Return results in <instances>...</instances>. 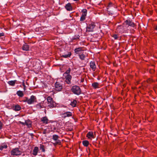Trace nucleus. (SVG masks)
<instances>
[{
  "label": "nucleus",
  "instance_id": "nucleus-37",
  "mask_svg": "<svg viewBox=\"0 0 157 157\" xmlns=\"http://www.w3.org/2000/svg\"><path fill=\"white\" fill-rule=\"evenodd\" d=\"M2 123L0 121V130L2 129Z\"/></svg>",
  "mask_w": 157,
  "mask_h": 157
},
{
  "label": "nucleus",
  "instance_id": "nucleus-6",
  "mask_svg": "<svg viewBox=\"0 0 157 157\" xmlns=\"http://www.w3.org/2000/svg\"><path fill=\"white\" fill-rule=\"evenodd\" d=\"M125 24L128 25L129 26H130L132 27H134L135 26V25L133 22L129 20H126L124 22L123 25H124Z\"/></svg>",
  "mask_w": 157,
  "mask_h": 157
},
{
  "label": "nucleus",
  "instance_id": "nucleus-24",
  "mask_svg": "<svg viewBox=\"0 0 157 157\" xmlns=\"http://www.w3.org/2000/svg\"><path fill=\"white\" fill-rule=\"evenodd\" d=\"M77 103V102L75 100H74L71 102L70 105L73 107H75L76 106Z\"/></svg>",
  "mask_w": 157,
  "mask_h": 157
},
{
  "label": "nucleus",
  "instance_id": "nucleus-17",
  "mask_svg": "<svg viewBox=\"0 0 157 157\" xmlns=\"http://www.w3.org/2000/svg\"><path fill=\"white\" fill-rule=\"evenodd\" d=\"M71 55V52H68L67 54H64L62 55V56L64 58H67L69 57Z\"/></svg>",
  "mask_w": 157,
  "mask_h": 157
},
{
  "label": "nucleus",
  "instance_id": "nucleus-28",
  "mask_svg": "<svg viewBox=\"0 0 157 157\" xmlns=\"http://www.w3.org/2000/svg\"><path fill=\"white\" fill-rule=\"evenodd\" d=\"M21 107L19 105H16L14 108V110L16 111H19L21 109Z\"/></svg>",
  "mask_w": 157,
  "mask_h": 157
},
{
  "label": "nucleus",
  "instance_id": "nucleus-15",
  "mask_svg": "<svg viewBox=\"0 0 157 157\" xmlns=\"http://www.w3.org/2000/svg\"><path fill=\"white\" fill-rule=\"evenodd\" d=\"M86 136L89 138H94L93 133L92 132H89L86 135Z\"/></svg>",
  "mask_w": 157,
  "mask_h": 157
},
{
  "label": "nucleus",
  "instance_id": "nucleus-10",
  "mask_svg": "<svg viewBox=\"0 0 157 157\" xmlns=\"http://www.w3.org/2000/svg\"><path fill=\"white\" fill-rule=\"evenodd\" d=\"M90 67L93 71L96 70V66L94 62L91 61L90 62Z\"/></svg>",
  "mask_w": 157,
  "mask_h": 157
},
{
  "label": "nucleus",
  "instance_id": "nucleus-3",
  "mask_svg": "<svg viewBox=\"0 0 157 157\" xmlns=\"http://www.w3.org/2000/svg\"><path fill=\"white\" fill-rule=\"evenodd\" d=\"M11 154L13 155H18L21 154V152L19 150L18 148L13 149L11 151Z\"/></svg>",
  "mask_w": 157,
  "mask_h": 157
},
{
  "label": "nucleus",
  "instance_id": "nucleus-16",
  "mask_svg": "<svg viewBox=\"0 0 157 157\" xmlns=\"http://www.w3.org/2000/svg\"><path fill=\"white\" fill-rule=\"evenodd\" d=\"M41 121L44 123L47 124L48 121L47 118L46 117H44L41 118Z\"/></svg>",
  "mask_w": 157,
  "mask_h": 157
},
{
  "label": "nucleus",
  "instance_id": "nucleus-2",
  "mask_svg": "<svg viewBox=\"0 0 157 157\" xmlns=\"http://www.w3.org/2000/svg\"><path fill=\"white\" fill-rule=\"evenodd\" d=\"M26 101L29 104H31L36 102V98L35 96L32 95L31 96L30 98L29 99L28 98V100Z\"/></svg>",
  "mask_w": 157,
  "mask_h": 157
},
{
  "label": "nucleus",
  "instance_id": "nucleus-14",
  "mask_svg": "<svg viewBox=\"0 0 157 157\" xmlns=\"http://www.w3.org/2000/svg\"><path fill=\"white\" fill-rule=\"evenodd\" d=\"M29 46L26 44L25 43L22 47V49L24 51H27L29 50Z\"/></svg>",
  "mask_w": 157,
  "mask_h": 157
},
{
  "label": "nucleus",
  "instance_id": "nucleus-43",
  "mask_svg": "<svg viewBox=\"0 0 157 157\" xmlns=\"http://www.w3.org/2000/svg\"><path fill=\"white\" fill-rule=\"evenodd\" d=\"M155 29L157 30V25L156 26Z\"/></svg>",
  "mask_w": 157,
  "mask_h": 157
},
{
  "label": "nucleus",
  "instance_id": "nucleus-25",
  "mask_svg": "<svg viewBox=\"0 0 157 157\" xmlns=\"http://www.w3.org/2000/svg\"><path fill=\"white\" fill-rule=\"evenodd\" d=\"M89 142L87 140H84L82 141L83 145L86 147H87L89 145Z\"/></svg>",
  "mask_w": 157,
  "mask_h": 157
},
{
  "label": "nucleus",
  "instance_id": "nucleus-40",
  "mask_svg": "<svg viewBox=\"0 0 157 157\" xmlns=\"http://www.w3.org/2000/svg\"><path fill=\"white\" fill-rule=\"evenodd\" d=\"M79 36L78 35L77 36V38H74V39H76L77 38H79Z\"/></svg>",
  "mask_w": 157,
  "mask_h": 157
},
{
  "label": "nucleus",
  "instance_id": "nucleus-4",
  "mask_svg": "<svg viewBox=\"0 0 157 157\" xmlns=\"http://www.w3.org/2000/svg\"><path fill=\"white\" fill-rule=\"evenodd\" d=\"M95 27V25L94 24H90L86 27V32H92L93 31V29Z\"/></svg>",
  "mask_w": 157,
  "mask_h": 157
},
{
  "label": "nucleus",
  "instance_id": "nucleus-34",
  "mask_svg": "<svg viewBox=\"0 0 157 157\" xmlns=\"http://www.w3.org/2000/svg\"><path fill=\"white\" fill-rule=\"evenodd\" d=\"M85 18H86L85 16L82 15V16H81V18H80V21H83L85 20Z\"/></svg>",
  "mask_w": 157,
  "mask_h": 157
},
{
  "label": "nucleus",
  "instance_id": "nucleus-23",
  "mask_svg": "<svg viewBox=\"0 0 157 157\" xmlns=\"http://www.w3.org/2000/svg\"><path fill=\"white\" fill-rule=\"evenodd\" d=\"M48 106L51 108H52L55 106V104H54L53 101L51 102L48 103Z\"/></svg>",
  "mask_w": 157,
  "mask_h": 157
},
{
  "label": "nucleus",
  "instance_id": "nucleus-7",
  "mask_svg": "<svg viewBox=\"0 0 157 157\" xmlns=\"http://www.w3.org/2000/svg\"><path fill=\"white\" fill-rule=\"evenodd\" d=\"M59 137V136L56 135H54L52 136V139L56 141L55 143L56 144H59L60 143V140H58Z\"/></svg>",
  "mask_w": 157,
  "mask_h": 157
},
{
  "label": "nucleus",
  "instance_id": "nucleus-26",
  "mask_svg": "<svg viewBox=\"0 0 157 157\" xmlns=\"http://www.w3.org/2000/svg\"><path fill=\"white\" fill-rule=\"evenodd\" d=\"M36 107L38 109H40L43 107V105H41V103H39L36 105Z\"/></svg>",
  "mask_w": 157,
  "mask_h": 157
},
{
  "label": "nucleus",
  "instance_id": "nucleus-9",
  "mask_svg": "<svg viewBox=\"0 0 157 157\" xmlns=\"http://www.w3.org/2000/svg\"><path fill=\"white\" fill-rule=\"evenodd\" d=\"M124 26H122L121 25L118 26L117 29V32L121 33L123 32L124 29Z\"/></svg>",
  "mask_w": 157,
  "mask_h": 157
},
{
  "label": "nucleus",
  "instance_id": "nucleus-27",
  "mask_svg": "<svg viewBox=\"0 0 157 157\" xmlns=\"http://www.w3.org/2000/svg\"><path fill=\"white\" fill-rule=\"evenodd\" d=\"M87 10L86 9H83L82 11V15L86 16L87 14Z\"/></svg>",
  "mask_w": 157,
  "mask_h": 157
},
{
  "label": "nucleus",
  "instance_id": "nucleus-30",
  "mask_svg": "<svg viewBox=\"0 0 157 157\" xmlns=\"http://www.w3.org/2000/svg\"><path fill=\"white\" fill-rule=\"evenodd\" d=\"M47 100L48 101V103L49 102H52L53 101L52 98L50 96H48L47 98Z\"/></svg>",
  "mask_w": 157,
  "mask_h": 157
},
{
  "label": "nucleus",
  "instance_id": "nucleus-46",
  "mask_svg": "<svg viewBox=\"0 0 157 157\" xmlns=\"http://www.w3.org/2000/svg\"><path fill=\"white\" fill-rule=\"evenodd\" d=\"M73 0L74 1H78L79 0Z\"/></svg>",
  "mask_w": 157,
  "mask_h": 157
},
{
  "label": "nucleus",
  "instance_id": "nucleus-44",
  "mask_svg": "<svg viewBox=\"0 0 157 157\" xmlns=\"http://www.w3.org/2000/svg\"><path fill=\"white\" fill-rule=\"evenodd\" d=\"M24 90H25V86H24Z\"/></svg>",
  "mask_w": 157,
  "mask_h": 157
},
{
  "label": "nucleus",
  "instance_id": "nucleus-36",
  "mask_svg": "<svg viewBox=\"0 0 157 157\" xmlns=\"http://www.w3.org/2000/svg\"><path fill=\"white\" fill-rule=\"evenodd\" d=\"M19 123H20L23 125H25V124H26V121H25V122H22L20 121H19Z\"/></svg>",
  "mask_w": 157,
  "mask_h": 157
},
{
  "label": "nucleus",
  "instance_id": "nucleus-11",
  "mask_svg": "<svg viewBox=\"0 0 157 157\" xmlns=\"http://www.w3.org/2000/svg\"><path fill=\"white\" fill-rule=\"evenodd\" d=\"M66 9L68 11H71L72 10V7L70 3H68L66 4L65 6Z\"/></svg>",
  "mask_w": 157,
  "mask_h": 157
},
{
  "label": "nucleus",
  "instance_id": "nucleus-31",
  "mask_svg": "<svg viewBox=\"0 0 157 157\" xmlns=\"http://www.w3.org/2000/svg\"><path fill=\"white\" fill-rule=\"evenodd\" d=\"M71 71V69L70 68H68V69L65 72V73L64 74V75H69L70 72Z\"/></svg>",
  "mask_w": 157,
  "mask_h": 157
},
{
  "label": "nucleus",
  "instance_id": "nucleus-18",
  "mask_svg": "<svg viewBox=\"0 0 157 157\" xmlns=\"http://www.w3.org/2000/svg\"><path fill=\"white\" fill-rule=\"evenodd\" d=\"M92 85L94 89L99 88V83L98 82H95L93 83Z\"/></svg>",
  "mask_w": 157,
  "mask_h": 157
},
{
  "label": "nucleus",
  "instance_id": "nucleus-21",
  "mask_svg": "<svg viewBox=\"0 0 157 157\" xmlns=\"http://www.w3.org/2000/svg\"><path fill=\"white\" fill-rule=\"evenodd\" d=\"M17 94L20 97H22L24 96V94L22 91H18L17 93Z\"/></svg>",
  "mask_w": 157,
  "mask_h": 157
},
{
  "label": "nucleus",
  "instance_id": "nucleus-20",
  "mask_svg": "<svg viewBox=\"0 0 157 157\" xmlns=\"http://www.w3.org/2000/svg\"><path fill=\"white\" fill-rule=\"evenodd\" d=\"M16 80L10 81L8 82V83L11 86H13L14 85Z\"/></svg>",
  "mask_w": 157,
  "mask_h": 157
},
{
  "label": "nucleus",
  "instance_id": "nucleus-19",
  "mask_svg": "<svg viewBox=\"0 0 157 157\" xmlns=\"http://www.w3.org/2000/svg\"><path fill=\"white\" fill-rule=\"evenodd\" d=\"M82 49V48H78L75 49V52L77 54H80V52L81 51Z\"/></svg>",
  "mask_w": 157,
  "mask_h": 157
},
{
  "label": "nucleus",
  "instance_id": "nucleus-5",
  "mask_svg": "<svg viewBox=\"0 0 157 157\" xmlns=\"http://www.w3.org/2000/svg\"><path fill=\"white\" fill-rule=\"evenodd\" d=\"M55 89L58 91H60L62 89V85L59 82H56L55 84Z\"/></svg>",
  "mask_w": 157,
  "mask_h": 157
},
{
  "label": "nucleus",
  "instance_id": "nucleus-41",
  "mask_svg": "<svg viewBox=\"0 0 157 157\" xmlns=\"http://www.w3.org/2000/svg\"><path fill=\"white\" fill-rule=\"evenodd\" d=\"M151 80L150 79H149V80H147V82H150V81H151Z\"/></svg>",
  "mask_w": 157,
  "mask_h": 157
},
{
  "label": "nucleus",
  "instance_id": "nucleus-13",
  "mask_svg": "<svg viewBox=\"0 0 157 157\" xmlns=\"http://www.w3.org/2000/svg\"><path fill=\"white\" fill-rule=\"evenodd\" d=\"M38 150V147H35L33 150V154L34 156L37 155Z\"/></svg>",
  "mask_w": 157,
  "mask_h": 157
},
{
  "label": "nucleus",
  "instance_id": "nucleus-12",
  "mask_svg": "<svg viewBox=\"0 0 157 157\" xmlns=\"http://www.w3.org/2000/svg\"><path fill=\"white\" fill-rule=\"evenodd\" d=\"M64 116L63 117L65 118L66 117H69L72 116V113L70 112H66L63 114Z\"/></svg>",
  "mask_w": 157,
  "mask_h": 157
},
{
  "label": "nucleus",
  "instance_id": "nucleus-38",
  "mask_svg": "<svg viewBox=\"0 0 157 157\" xmlns=\"http://www.w3.org/2000/svg\"><path fill=\"white\" fill-rule=\"evenodd\" d=\"M25 98V100H24L23 101L24 102H27V101H27L28 100V98H27V97H26Z\"/></svg>",
  "mask_w": 157,
  "mask_h": 157
},
{
  "label": "nucleus",
  "instance_id": "nucleus-42",
  "mask_svg": "<svg viewBox=\"0 0 157 157\" xmlns=\"http://www.w3.org/2000/svg\"><path fill=\"white\" fill-rule=\"evenodd\" d=\"M23 85L24 86H25V83L24 82L23 83Z\"/></svg>",
  "mask_w": 157,
  "mask_h": 157
},
{
  "label": "nucleus",
  "instance_id": "nucleus-39",
  "mask_svg": "<svg viewBox=\"0 0 157 157\" xmlns=\"http://www.w3.org/2000/svg\"><path fill=\"white\" fill-rule=\"evenodd\" d=\"M4 35V34L3 33H0V37L3 36Z\"/></svg>",
  "mask_w": 157,
  "mask_h": 157
},
{
  "label": "nucleus",
  "instance_id": "nucleus-8",
  "mask_svg": "<svg viewBox=\"0 0 157 157\" xmlns=\"http://www.w3.org/2000/svg\"><path fill=\"white\" fill-rule=\"evenodd\" d=\"M66 78V82L68 84H69L71 83V76L70 75H67L65 76Z\"/></svg>",
  "mask_w": 157,
  "mask_h": 157
},
{
  "label": "nucleus",
  "instance_id": "nucleus-29",
  "mask_svg": "<svg viewBox=\"0 0 157 157\" xmlns=\"http://www.w3.org/2000/svg\"><path fill=\"white\" fill-rule=\"evenodd\" d=\"M86 55L83 54H81L79 55L80 58L82 60H84L85 57Z\"/></svg>",
  "mask_w": 157,
  "mask_h": 157
},
{
  "label": "nucleus",
  "instance_id": "nucleus-35",
  "mask_svg": "<svg viewBox=\"0 0 157 157\" xmlns=\"http://www.w3.org/2000/svg\"><path fill=\"white\" fill-rule=\"evenodd\" d=\"M113 37L115 39H117L118 38V36L117 35L115 34L113 36Z\"/></svg>",
  "mask_w": 157,
  "mask_h": 157
},
{
  "label": "nucleus",
  "instance_id": "nucleus-33",
  "mask_svg": "<svg viewBox=\"0 0 157 157\" xmlns=\"http://www.w3.org/2000/svg\"><path fill=\"white\" fill-rule=\"evenodd\" d=\"M40 149L43 152H44L45 151L44 146L43 145H40Z\"/></svg>",
  "mask_w": 157,
  "mask_h": 157
},
{
  "label": "nucleus",
  "instance_id": "nucleus-22",
  "mask_svg": "<svg viewBox=\"0 0 157 157\" xmlns=\"http://www.w3.org/2000/svg\"><path fill=\"white\" fill-rule=\"evenodd\" d=\"M25 125L28 127L30 128L31 127V122L29 120L26 121Z\"/></svg>",
  "mask_w": 157,
  "mask_h": 157
},
{
  "label": "nucleus",
  "instance_id": "nucleus-45",
  "mask_svg": "<svg viewBox=\"0 0 157 157\" xmlns=\"http://www.w3.org/2000/svg\"><path fill=\"white\" fill-rule=\"evenodd\" d=\"M84 81V79H82L81 82H82Z\"/></svg>",
  "mask_w": 157,
  "mask_h": 157
},
{
  "label": "nucleus",
  "instance_id": "nucleus-32",
  "mask_svg": "<svg viewBox=\"0 0 157 157\" xmlns=\"http://www.w3.org/2000/svg\"><path fill=\"white\" fill-rule=\"evenodd\" d=\"M7 147V146L6 145H1L0 146V150H2L4 148H6Z\"/></svg>",
  "mask_w": 157,
  "mask_h": 157
},
{
  "label": "nucleus",
  "instance_id": "nucleus-1",
  "mask_svg": "<svg viewBox=\"0 0 157 157\" xmlns=\"http://www.w3.org/2000/svg\"><path fill=\"white\" fill-rule=\"evenodd\" d=\"M71 90L74 94L77 95H79L81 94V90L80 87L76 85L72 87Z\"/></svg>",
  "mask_w": 157,
  "mask_h": 157
}]
</instances>
